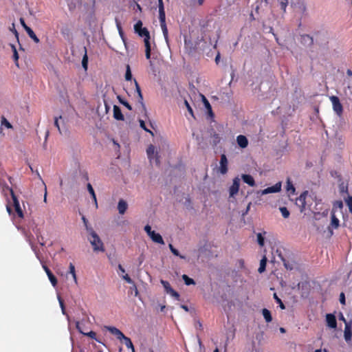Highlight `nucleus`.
I'll list each match as a JSON object with an SVG mask.
<instances>
[{"label": "nucleus", "mask_w": 352, "mask_h": 352, "mask_svg": "<svg viewBox=\"0 0 352 352\" xmlns=\"http://www.w3.org/2000/svg\"><path fill=\"white\" fill-rule=\"evenodd\" d=\"M219 172L224 175L228 172V159L225 154L221 155Z\"/></svg>", "instance_id": "obj_10"}, {"label": "nucleus", "mask_w": 352, "mask_h": 352, "mask_svg": "<svg viewBox=\"0 0 352 352\" xmlns=\"http://www.w3.org/2000/svg\"><path fill=\"white\" fill-rule=\"evenodd\" d=\"M182 279L186 285H195V280L186 274L182 275Z\"/></svg>", "instance_id": "obj_35"}, {"label": "nucleus", "mask_w": 352, "mask_h": 352, "mask_svg": "<svg viewBox=\"0 0 352 352\" xmlns=\"http://www.w3.org/2000/svg\"><path fill=\"white\" fill-rule=\"evenodd\" d=\"M184 104L188 111V112L190 113V114L194 117V115H193V111H192V107H190V104L188 103V102L187 100H184Z\"/></svg>", "instance_id": "obj_55"}, {"label": "nucleus", "mask_w": 352, "mask_h": 352, "mask_svg": "<svg viewBox=\"0 0 352 352\" xmlns=\"http://www.w3.org/2000/svg\"><path fill=\"white\" fill-rule=\"evenodd\" d=\"M58 302L60 304V307L61 308L62 313H63V314L65 315L66 312H65V305H64L63 300L59 296H58Z\"/></svg>", "instance_id": "obj_50"}, {"label": "nucleus", "mask_w": 352, "mask_h": 352, "mask_svg": "<svg viewBox=\"0 0 352 352\" xmlns=\"http://www.w3.org/2000/svg\"><path fill=\"white\" fill-rule=\"evenodd\" d=\"M159 19H160V26H161L164 38H165L166 43H168V29H167V27L166 25V17L161 18Z\"/></svg>", "instance_id": "obj_20"}, {"label": "nucleus", "mask_w": 352, "mask_h": 352, "mask_svg": "<svg viewBox=\"0 0 352 352\" xmlns=\"http://www.w3.org/2000/svg\"><path fill=\"white\" fill-rule=\"evenodd\" d=\"M279 210L282 214V216L285 218V219H287L289 217V210H287V208L286 207H280L279 208Z\"/></svg>", "instance_id": "obj_42"}, {"label": "nucleus", "mask_w": 352, "mask_h": 352, "mask_svg": "<svg viewBox=\"0 0 352 352\" xmlns=\"http://www.w3.org/2000/svg\"><path fill=\"white\" fill-rule=\"evenodd\" d=\"M210 136L212 138V140L211 142V144L213 146H217L221 141V138L218 133H217L213 129H211L210 131Z\"/></svg>", "instance_id": "obj_21"}, {"label": "nucleus", "mask_w": 352, "mask_h": 352, "mask_svg": "<svg viewBox=\"0 0 352 352\" xmlns=\"http://www.w3.org/2000/svg\"><path fill=\"white\" fill-rule=\"evenodd\" d=\"M175 256H179L182 259H185L186 258V256H183V255H181L179 252V251L177 250V249H173V250H172L171 252Z\"/></svg>", "instance_id": "obj_61"}, {"label": "nucleus", "mask_w": 352, "mask_h": 352, "mask_svg": "<svg viewBox=\"0 0 352 352\" xmlns=\"http://www.w3.org/2000/svg\"><path fill=\"white\" fill-rule=\"evenodd\" d=\"M281 190V182H278L275 185L267 187L265 189L258 192L261 195L270 194V193H275L278 192Z\"/></svg>", "instance_id": "obj_8"}, {"label": "nucleus", "mask_w": 352, "mask_h": 352, "mask_svg": "<svg viewBox=\"0 0 352 352\" xmlns=\"http://www.w3.org/2000/svg\"><path fill=\"white\" fill-rule=\"evenodd\" d=\"M144 231L147 233L148 236H150V234H151V233L153 232V230H151V227L149 225L145 226Z\"/></svg>", "instance_id": "obj_62"}, {"label": "nucleus", "mask_w": 352, "mask_h": 352, "mask_svg": "<svg viewBox=\"0 0 352 352\" xmlns=\"http://www.w3.org/2000/svg\"><path fill=\"white\" fill-rule=\"evenodd\" d=\"M122 340L128 349H131L132 352H135L133 344L129 338L124 336V338H122Z\"/></svg>", "instance_id": "obj_25"}, {"label": "nucleus", "mask_w": 352, "mask_h": 352, "mask_svg": "<svg viewBox=\"0 0 352 352\" xmlns=\"http://www.w3.org/2000/svg\"><path fill=\"white\" fill-rule=\"evenodd\" d=\"M20 23L22 25V27L24 28V30L26 31L28 28H30L29 26H28L23 18H20L19 19Z\"/></svg>", "instance_id": "obj_63"}, {"label": "nucleus", "mask_w": 352, "mask_h": 352, "mask_svg": "<svg viewBox=\"0 0 352 352\" xmlns=\"http://www.w3.org/2000/svg\"><path fill=\"white\" fill-rule=\"evenodd\" d=\"M262 314L266 321V322H270L272 320V317L271 315V312L267 309H262Z\"/></svg>", "instance_id": "obj_28"}, {"label": "nucleus", "mask_w": 352, "mask_h": 352, "mask_svg": "<svg viewBox=\"0 0 352 352\" xmlns=\"http://www.w3.org/2000/svg\"><path fill=\"white\" fill-rule=\"evenodd\" d=\"M69 273L72 274L74 280V282L76 283H77V279H76V272H75V267L74 265L72 264V263H70L69 264Z\"/></svg>", "instance_id": "obj_41"}, {"label": "nucleus", "mask_w": 352, "mask_h": 352, "mask_svg": "<svg viewBox=\"0 0 352 352\" xmlns=\"http://www.w3.org/2000/svg\"><path fill=\"white\" fill-rule=\"evenodd\" d=\"M113 118L117 120H124V115L120 108L117 105L113 106Z\"/></svg>", "instance_id": "obj_19"}, {"label": "nucleus", "mask_w": 352, "mask_h": 352, "mask_svg": "<svg viewBox=\"0 0 352 352\" xmlns=\"http://www.w3.org/2000/svg\"><path fill=\"white\" fill-rule=\"evenodd\" d=\"M236 142L238 145L242 148H246L248 145V140L247 138L243 135H239L237 136Z\"/></svg>", "instance_id": "obj_16"}, {"label": "nucleus", "mask_w": 352, "mask_h": 352, "mask_svg": "<svg viewBox=\"0 0 352 352\" xmlns=\"http://www.w3.org/2000/svg\"><path fill=\"white\" fill-rule=\"evenodd\" d=\"M168 294L172 296L173 297L175 298L176 299H179V294H178V292L175 291L173 289H172Z\"/></svg>", "instance_id": "obj_57"}, {"label": "nucleus", "mask_w": 352, "mask_h": 352, "mask_svg": "<svg viewBox=\"0 0 352 352\" xmlns=\"http://www.w3.org/2000/svg\"><path fill=\"white\" fill-rule=\"evenodd\" d=\"M326 322L329 327L336 329L337 327V321L336 316L332 314H327L326 315Z\"/></svg>", "instance_id": "obj_11"}, {"label": "nucleus", "mask_w": 352, "mask_h": 352, "mask_svg": "<svg viewBox=\"0 0 352 352\" xmlns=\"http://www.w3.org/2000/svg\"><path fill=\"white\" fill-rule=\"evenodd\" d=\"M241 177L243 181L250 186H254L255 185L254 179L252 175L243 174Z\"/></svg>", "instance_id": "obj_23"}, {"label": "nucleus", "mask_w": 352, "mask_h": 352, "mask_svg": "<svg viewBox=\"0 0 352 352\" xmlns=\"http://www.w3.org/2000/svg\"><path fill=\"white\" fill-rule=\"evenodd\" d=\"M144 42L145 45V50H151L150 38H144Z\"/></svg>", "instance_id": "obj_56"}, {"label": "nucleus", "mask_w": 352, "mask_h": 352, "mask_svg": "<svg viewBox=\"0 0 352 352\" xmlns=\"http://www.w3.org/2000/svg\"><path fill=\"white\" fill-rule=\"evenodd\" d=\"M139 122H140V127H141L142 129H143L145 131L148 132V133H150L152 135H153V133L151 131H150L149 129H148L146 128V124H145V122H144V120H139Z\"/></svg>", "instance_id": "obj_47"}, {"label": "nucleus", "mask_w": 352, "mask_h": 352, "mask_svg": "<svg viewBox=\"0 0 352 352\" xmlns=\"http://www.w3.org/2000/svg\"><path fill=\"white\" fill-rule=\"evenodd\" d=\"M346 203L349 207L350 212L352 214V197H349L347 199H346Z\"/></svg>", "instance_id": "obj_53"}, {"label": "nucleus", "mask_w": 352, "mask_h": 352, "mask_svg": "<svg viewBox=\"0 0 352 352\" xmlns=\"http://www.w3.org/2000/svg\"><path fill=\"white\" fill-rule=\"evenodd\" d=\"M1 125L5 126L8 129L12 128V124L7 120V119L4 117L1 118Z\"/></svg>", "instance_id": "obj_46"}, {"label": "nucleus", "mask_w": 352, "mask_h": 352, "mask_svg": "<svg viewBox=\"0 0 352 352\" xmlns=\"http://www.w3.org/2000/svg\"><path fill=\"white\" fill-rule=\"evenodd\" d=\"M150 238L153 241L159 244H164V241L162 237V236L159 233H156L153 231L151 234H150Z\"/></svg>", "instance_id": "obj_22"}, {"label": "nucleus", "mask_w": 352, "mask_h": 352, "mask_svg": "<svg viewBox=\"0 0 352 352\" xmlns=\"http://www.w3.org/2000/svg\"><path fill=\"white\" fill-rule=\"evenodd\" d=\"M329 100L332 103L333 111L338 116H340L343 112V107L339 98L336 96H331L329 97Z\"/></svg>", "instance_id": "obj_2"}, {"label": "nucleus", "mask_w": 352, "mask_h": 352, "mask_svg": "<svg viewBox=\"0 0 352 352\" xmlns=\"http://www.w3.org/2000/svg\"><path fill=\"white\" fill-rule=\"evenodd\" d=\"M10 31H12V32L14 33V36H15V37H16V41H17V42L19 43V50H23V51H24V49L23 48V47L21 46V44H20V43H19V33H18V32L16 30V29H15V28H14V23H12V28H10Z\"/></svg>", "instance_id": "obj_36"}, {"label": "nucleus", "mask_w": 352, "mask_h": 352, "mask_svg": "<svg viewBox=\"0 0 352 352\" xmlns=\"http://www.w3.org/2000/svg\"><path fill=\"white\" fill-rule=\"evenodd\" d=\"M267 259L265 256H264L260 261V266L258 269V272L261 274L265 271L266 264Z\"/></svg>", "instance_id": "obj_26"}, {"label": "nucleus", "mask_w": 352, "mask_h": 352, "mask_svg": "<svg viewBox=\"0 0 352 352\" xmlns=\"http://www.w3.org/2000/svg\"><path fill=\"white\" fill-rule=\"evenodd\" d=\"M116 26L118 28V32H119V34H120L121 38L122 39L123 42L125 43V38H124V33H123V31L122 30V27L120 25V22L118 20H116Z\"/></svg>", "instance_id": "obj_44"}, {"label": "nucleus", "mask_w": 352, "mask_h": 352, "mask_svg": "<svg viewBox=\"0 0 352 352\" xmlns=\"http://www.w3.org/2000/svg\"><path fill=\"white\" fill-rule=\"evenodd\" d=\"M287 191L292 193L295 194L296 189L292 184V182L289 180V179L287 181V187H286Z\"/></svg>", "instance_id": "obj_34"}, {"label": "nucleus", "mask_w": 352, "mask_h": 352, "mask_svg": "<svg viewBox=\"0 0 352 352\" xmlns=\"http://www.w3.org/2000/svg\"><path fill=\"white\" fill-rule=\"evenodd\" d=\"M307 195L308 192L305 191L296 200V204L299 208L300 212H303L305 210L306 197Z\"/></svg>", "instance_id": "obj_5"}, {"label": "nucleus", "mask_w": 352, "mask_h": 352, "mask_svg": "<svg viewBox=\"0 0 352 352\" xmlns=\"http://www.w3.org/2000/svg\"><path fill=\"white\" fill-rule=\"evenodd\" d=\"M339 188L340 193L347 192L348 191V187L344 183L340 184Z\"/></svg>", "instance_id": "obj_52"}, {"label": "nucleus", "mask_w": 352, "mask_h": 352, "mask_svg": "<svg viewBox=\"0 0 352 352\" xmlns=\"http://www.w3.org/2000/svg\"><path fill=\"white\" fill-rule=\"evenodd\" d=\"M344 337L346 342H349L351 340L352 338V329H351V322H346V325L344 331Z\"/></svg>", "instance_id": "obj_13"}, {"label": "nucleus", "mask_w": 352, "mask_h": 352, "mask_svg": "<svg viewBox=\"0 0 352 352\" xmlns=\"http://www.w3.org/2000/svg\"><path fill=\"white\" fill-rule=\"evenodd\" d=\"M240 185V179L239 177H235L233 179L232 186L229 188L230 197H234L239 192Z\"/></svg>", "instance_id": "obj_7"}, {"label": "nucleus", "mask_w": 352, "mask_h": 352, "mask_svg": "<svg viewBox=\"0 0 352 352\" xmlns=\"http://www.w3.org/2000/svg\"><path fill=\"white\" fill-rule=\"evenodd\" d=\"M85 55L82 57V66L85 69V70L86 71L87 69V66H88V57H87V50H86L85 47Z\"/></svg>", "instance_id": "obj_38"}, {"label": "nucleus", "mask_w": 352, "mask_h": 352, "mask_svg": "<svg viewBox=\"0 0 352 352\" xmlns=\"http://www.w3.org/2000/svg\"><path fill=\"white\" fill-rule=\"evenodd\" d=\"M27 34L28 36L36 43H39V38L36 36L34 31L30 28H28L26 30Z\"/></svg>", "instance_id": "obj_29"}, {"label": "nucleus", "mask_w": 352, "mask_h": 352, "mask_svg": "<svg viewBox=\"0 0 352 352\" xmlns=\"http://www.w3.org/2000/svg\"><path fill=\"white\" fill-rule=\"evenodd\" d=\"M160 283L162 285V286L164 287V290L166 291V292L167 294L173 289L170 287V284H169V283L168 281L164 280H161Z\"/></svg>", "instance_id": "obj_39"}, {"label": "nucleus", "mask_w": 352, "mask_h": 352, "mask_svg": "<svg viewBox=\"0 0 352 352\" xmlns=\"http://www.w3.org/2000/svg\"><path fill=\"white\" fill-rule=\"evenodd\" d=\"M87 239L89 240V243H91L94 252H98V251L104 252V244H103L102 240L100 239V238L99 237V236L98 235V234H96L92 236H88Z\"/></svg>", "instance_id": "obj_1"}, {"label": "nucleus", "mask_w": 352, "mask_h": 352, "mask_svg": "<svg viewBox=\"0 0 352 352\" xmlns=\"http://www.w3.org/2000/svg\"><path fill=\"white\" fill-rule=\"evenodd\" d=\"M273 296H274V298L276 300V302L279 305L280 308L281 309H285V306L283 304V302H282L281 299L278 298L277 294L276 293H274Z\"/></svg>", "instance_id": "obj_43"}, {"label": "nucleus", "mask_w": 352, "mask_h": 352, "mask_svg": "<svg viewBox=\"0 0 352 352\" xmlns=\"http://www.w3.org/2000/svg\"><path fill=\"white\" fill-rule=\"evenodd\" d=\"M117 98H118V100H119L120 103H121L124 107H126L129 110H131L132 109V107L130 105V104L127 101L124 100L120 96H118Z\"/></svg>", "instance_id": "obj_40"}, {"label": "nucleus", "mask_w": 352, "mask_h": 352, "mask_svg": "<svg viewBox=\"0 0 352 352\" xmlns=\"http://www.w3.org/2000/svg\"><path fill=\"white\" fill-rule=\"evenodd\" d=\"M87 190L89 191V192L90 193V195H91V197L94 199V202L96 204V206L97 207L98 204H97L96 196L94 190L92 186L91 185V184H87Z\"/></svg>", "instance_id": "obj_33"}, {"label": "nucleus", "mask_w": 352, "mask_h": 352, "mask_svg": "<svg viewBox=\"0 0 352 352\" xmlns=\"http://www.w3.org/2000/svg\"><path fill=\"white\" fill-rule=\"evenodd\" d=\"M340 226V221L339 219L336 217V214H335V212L334 211H331V223H330V225L328 227V230H329V232L330 234V235H332L333 234V229H337Z\"/></svg>", "instance_id": "obj_6"}, {"label": "nucleus", "mask_w": 352, "mask_h": 352, "mask_svg": "<svg viewBox=\"0 0 352 352\" xmlns=\"http://www.w3.org/2000/svg\"><path fill=\"white\" fill-rule=\"evenodd\" d=\"M343 208V203L342 201H336L333 203V208L331 211H334L336 212L337 209L342 210Z\"/></svg>", "instance_id": "obj_37"}, {"label": "nucleus", "mask_w": 352, "mask_h": 352, "mask_svg": "<svg viewBox=\"0 0 352 352\" xmlns=\"http://www.w3.org/2000/svg\"><path fill=\"white\" fill-rule=\"evenodd\" d=\"M10 195H11V197H12V199L13 201V206L14 208V210H15L16 214H18V216L21 218H23V212L21 208L19 201L12 188H10Z\"/></svg>", "instance_id": "obj_3"}, {"label": "nucleus", "mask_w": 352, "mask_h": 352, "mask_svg": "<svg viewBox=\"0 0 352 352\" xmlns=\"http://www.w3.org/2000/svg\"><path fill=\"white\" fill-rule=\"evenodd\" d=\"M62 119H63V117L61 116H60L58 118L56 117L54 118V125L58 129V130L60 134L66 135L67 133V130L65 127V124L63 123L62 124V126H60V122H59V120H62Z\"/></svg>", "instance_id": "obj_12"}, {"label": "nucleus", "mask_w": 352, "mask_h": 352, "mask_svg": "<svg viewBox=\"0 0 352 352\" xmlns=\"http://www.w3.org/2000/svg\"><path fill=\"white\" fill-rule=\"evenodd\" d=\"M155 146L153 145H150L147 150H146V153H147V155H148V157L150 158L151 157V155L154 154L155 153Z\"/></svg>", "instance_id": "obj_48"}, {"label": "nucleus", "mask_w": 352, "mask_h": 352, "mask_svg": "<svg viewBox=\"0 0 352 352\" xmlns=\"http://www.w3.org/2000/svg\"><path fill=\"white\" fill-rule=\"evenodd\" d=\"M122 278L129 284H133V280L129 276L128 274L122 275Z\"/></svg>", "instance_id": "obj_59"}, {"label": "nucleus", "mask_w": 352, "mask_h": 352, "mask_svg": "<svg viewBox=\"0 0 352 352\" xmlns=\"http://www.w3.org/2000/svg\"><path fill=\"white\" fill-rule=\"evenodd\" d=\"M133 82L135 86V91L138 95L139 102L141 104L142 111L144 112L145 114H146V108L144 103L143 102V96L142 94L140 87L135 79H133Z\"/></svg>", "instance_id": "obj_9"}, {"label": "nucleus", "mask_w": 352, "mask_h": 352, "mask_svg": "<svg viewBox=\"0 0 352 352\" xmlns=\"http://www.w3.org/2000/svg\"><path fill=\"white\" fill-rule=\"evenodd\" d=\"M158 8H159V19L165 18V11L163 0H158Z\"/></svg>", "instance_id": "obj_24"}, {"label": "nucleus", "mask_w": 352, "mask_h": 352, "mask_svg": "<svg viewBox=\"0 0 352 352\" xmlns=\"http://www.w3.org/2000/svg\"><path fill=\"white\" fill-rule=\"evenodd\" d=\"M141 37H144V38H150V34L148 30L146 28L140 29L138 32H136Z\"/></svg>", "instance_id": "obj_31"}, {"label": "nucleus", "mask_w": 352, "mask_h": 352, "mask_svg": "<svg viewBox=\"0 0 352 352\" xmlns=\"http://www.w3.org/2000/svg\"><path fill=\"white\" fill-rule=\"evenodd\" d=\"M43 267L45 272H46L47 277H48L50 281L51 282L52 285L54 287H56L57 285V279L55 277V276L52 274V272L50 271V270L46 265H43Z\"/></svg>", "instance_id": "obj_15"}, {"label": "nucleus", "mask_w": 352, "mask_h": 352, "mask_svg": "<svg viewBox=\"0 0 352 352\" xmlns=\"http://www.w3.org/2000/svg\"><path fill=\"white\" fill-rule=\"evenodd\" d=\"M287 0H283L280 3V9L283 10V11L285 12L286 11V8L287 6Z\"/></svg>", "instance_id": "obj_54"}, {"label": "nucleus", "mask_w": 352, "mask_h": 352, "mask_svg": "<svg viewBox=\"0 0 352 352\" xmlns=\"http://www.w3.org/2000/svg\"><path fill=\"white\" fill-rule=\"evenodd\" d=\"M76 327L81 333H83L84 335L87 336L91 338L96 339V333L94 331H91L89 333H85L80 330L79 322H76Z\"/></svg>", "instance_id": "obj_30"}, {"label": "nucleus", "mask_w": 352, "mask_h": 352, "mask_svg": "<svg viewBox=\"0 0 352 352\" xmlns=\"http://www.w3.org/2000/svg\"><path fill=\"white\" fill-rule=\"evenodd\" d=\"M300 43L307 47H311L314 44V38L309 34L301 35Z\"/></svg>", "instance_id": "obj_14"}, {"label": "nucleus", "mask_w": 352, "mask_h": 352, "mask_svg": "<svg viewBox=\"0 0 352 352\" xmlns=\"http://www.w3.org/2000/svg\"><path fill=\"white\" fill-rule=\"evenodd\" d=\"M85 229L87 232V233L89 234V236H92L95 234H96L97 233L94 230L93 228L91 226H87L85 227Z\"/></svg>", "instance_id": "obj_49"}, {"label": "nucleus", "mask_w": 352, "mask_h": 352, "mask_svg": "<svg viewBox=\"0 0 352 352\" xmlns=\"http://www.w3.org/2000/svg\"><path fill=\"white\" fill-rule=\"evenodd\" d=\"M142 28V22L141 21H138L134 25V30L135 32H138V31Z\"/></svg>", "instance_id": "obj_51"}, {"label": "nucleus", "mask_w": 352, "mask_h": 352, "mask_svg": "<svg viewBox=\"0 0 352 352\" xmlns=\"http://www.w3.org/2000/svg\"><path fill=\"white\" fill-rule=\"evenodd\" d=\"M132 285H133V286L130 287V289L131 290V294H133V292H134V295L135 296H137L139 294L138 288L134 283Z\"/></svg>", "instance_id": "obj_60"}, {"label": "nucleus", "mask_w": 352, "mask_h": 352, "mask_svg": "<svg viewBox=\"0 0 352 352\" xmlns=\"http://www.w3.org/2000/svg\"><path fill=\"white\" fill-rule=\"evenodd\" d=\"M202 100H203L204 107H206V109H207V111L208 112V114L210 116H213V113L212 111L211 105H210V102H208V100L206 99V98L203 95H202Z\"/></svg>", "instance_id": "obj_27"}, {"label": "nucleus", "mask_w": 352, "mask_h": 352, "mask_svg": "<svg viewBox=\"0 0 352 352\" xmlns=\"http://www.w3.org/2000/svg\"><path fill=\"white\" fill-rule=\"evenodd\" d=\"M128 204L124 199H120L118 204V210L120 214H124L126 211Z\"/></svg>", "instance_id": "obj_18"}, {"label": "nucleus", "mask_w": 352, "mask_h": 352, "mask_svg": "<svg viewBox=\"0 0 352 352\" xmlns=\"http://www.w3.org/2000/svg\"><path fill=\"white\" fill-rule=\"evenodd\" d=\"M278 253V257L280 258V260L283 261V265L288 270H293L297 267V263L293 261V260H287L285 258L283 255L281 254V252L278 250L276 251Z\"/></svg>", "instance_id": "obj_4"}, {"label": "nucleus", "mask_w": 352, "mask_h": 352, "mask_svg": "<svg viewBox=\"0 0 352 352\" xmlns=\"http://www.w3.org/2000/svg\"><path fill=\"white\" fill-rule=\"evenodd\" d=\"M257 242L260 246H263L265 243L264 237L262 236L261 233H258L257 235Z\"/></svg>", "instance_id": "obj_45"}, {"label": "nucleus", "mask_w": 352, "mask_h": 352, "mask_svg": "<svg viewBox=\"0 0 352 352\" xmlns=\"http://www.w3.org/2000/svg\"><path fill=\"white\" fill-rule=\"evenodd\" d=\"M132 74L129 65H126V72L124 75V78L126 81H130L132 80Z\"/></svg>", "instance_id": "obj_32"}, {"label": "nucleus", "mask_w": 352, "mask_h": 352, "mask_svg": "<svg viewBox=\"0 0 352 352\" xmlns=\"http://www.w3.org/2000/svg\"><path fill=\"white\" fill-rule=\"evenodd\" d=\"M13 58L14 60V62H15V65L19 67V63H18V60H19V54L17 52V50H14V52H13Z\"/></svg>", "instance_id": "obj_58"}, {"label": "nucleus", "mask_w": 352, "mask_h": 352, "mask_svg": "<svg viewBox=\"0 0 352 352\" xmlns=\"http://www.w3.org/2000/svg\"><path fill=\"white\" fill-rule=\"evenodd\" d=\"M107 329L110 333L116 336L117 338L119 339L120 340H122V338H124V335L116 327H107Z\"/></svg>", "instance_id": "obj_17"}, {"label": "nucleus", "mask_w": 352, "mask_h": 352, "mask_svg": "<svg viewBox=\"0 0 352 352\" xmlns=\"http://www.w3.org/2000/svg\"><path fill=\"white\" fill-rule=\"evenodd\" d=\"M328 214V209L326 208L322 213H320V212H315L314 213V216H315V218L317 219V216L318 215H322V216H327Z\"/></svg>", "instance_id": "obj_64"}]
</instances>
